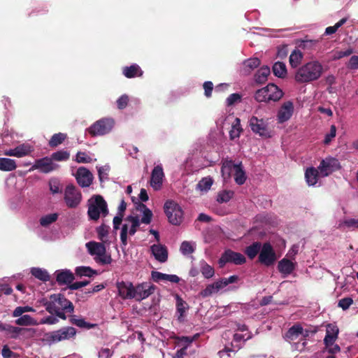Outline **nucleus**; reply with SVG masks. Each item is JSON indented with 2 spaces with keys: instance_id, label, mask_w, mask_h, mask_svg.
<instances>
[{
  "instance_id": "obj_31",
  "label": "nucleus",
  "mask_w": 358,
  "mask_h": 358,
  "mask_svg": "<svg viewBox=\"0 0 358 358\" xmlns=\"http://www.w3.org/2000/svg\"><path fill=\"white\" fill-rule=\"evenodd\" d=\"M262 244L260 242H255L245 249V254L250 259H253L260 252Z\"/></svg>"
},
{
  "instance_id": "obj_39",
  "label": "nucleus",
  "mask_w": 358,
  "mask_h": 358,
  "mask_svg": "<svg viewBox=\"0 0 358 358\" xmlns=\"http://www.w3.org/2000/svg\"><path fill=\"white\" fill-rule=\"evenodd\" d=\"M126 220L131 223L129 230V235L131 236H134L138 230V228L141 225L139 217L138 216L129 215L127 217Z\"/></svg>"
},
{
  "instance_id": "obj_15",
  "label": "nucleus",
  "mask_w": 358,
  "mask_h": 358,
  "mask_svg": "<svg viewBox=\"0 0 358 358\" xmlns=\"http://www.w3.org/2000/svg\"><path fill=\"white\" fill-rule=\"evenodd\" d=\"M58 166L53 163L51 157H43L41 159H36L35 163L29 169V171H32L34 169H38V171L43 173H49L53 170L57 169Z\"/></svg>"
},
{
  "instance_id": "obj_7",
  "label": "nucleus",
  "mask_w": 358,
  "mask_h": 358,
  "mask_svg": "<svg viewBox=\"0 0 358 358\" xmlns=\"http://www.w3.org/2000/svg\"><path fill=\"white\" fill-rule=\"evenodd\" d=\"M164 211L171 224L179 225L182 222L183 211L178 203L166 201L164 203Z\"/></svg>"
},
{
  "instance_id": "obj_18",
  "label": "nucleus",
  "mask_w": 358,
  "mask_h": 358,
  "mask_svg": "<svg viewBox=\"0 0 358 358\" xmlns=\"http://www.w3.org/2000/svg\"><path fill=\"white\" fill-rule=\"evenodd\" d=\"M294 103L290 101L283 103L278 111L277 120L278 123H283L290 119L294 113Z\"/></svg>"
},
{
  "instance_id": "obj_58",
  "label": "nucleus",
  "mask_w": 358,
  "mask_h": 358,
  "mask_svg": "<svg viewBox=\"0 0 358 358\" xmlns=\"http://www.w3.org/2000/svg\"><path fill=\"white\" fill-rule=\"evenodd\" d=\"M352 298L351 297H344L341 298V299L338 301V306L339 308L343 309V310H348L353 303Z\"/></svg>"
},
{
  "instance_id": "obj_20",
  "label": "nucleus",
  "mask_w": 358,
  "mask_h": 358,
  "mask_svg": "<svg viewBox=\"0 0 358 358\" xmlns=\"http://www.w3.org/2000/svg\"><path fill=\"white\" fill-rule=\"evenodd\" d=\"M164 177V173L161 165H157L152 169L150 185L154 189L158 190L161 189Z\"/></svg>"
},
{
  "instance_id": "obj_4",
  "label": "nucleus",
  "mask_w": 358,
  "mask_h": 358,
  "mask_svg": "<svg viewBox=\"0 0 358 358\" xmlns=\"http://www.w3.org/2000/svg\"><path fill=\"white\" fill-rule=\"evenodd\" d=\"M283 96V92L277 85L268 84L257 90L255 99L257 102L278 101Z\"/></svg>"
},
{
  "instance_id": "obj_27",
  "label": "nucleus",
  "mask_w": 358,
  "mask_h": 358,
  "mask_svg": "<svg viewBox=\"0 0 358 358\" xmlns=\"http://www.w3.org/2000/svg\"><path fill=\"white\" fill-rule=\"evenodd\" d=\"M301 334H303V327L300 324H296L285 333L283 338L288 341L297 339Z\"/></svg>"
},
{
  "instance_id": "obj_30",
  "label": "nucleus",
  "mask_w": 358,
  "mask_h": 358,
  "mask_svg": "<svg viewBox=\"0 0 358 358\" xmlns=\"http://www.w3.org/2000/svg\"><path fill=\"white\" fill-rule=\"evenodd\" d=\"M19 327L0 322V331H4L10 338L17 339L19 338Z\"/></svg>"
},
{
  "instance_id": "obj_38",
  "label": "nucleus",
  "mask_w": 358,
  "mask_h": 358,
  "mask_svg": "<svg viewBox=\"0 0 358 358\" xmlns=\"http://www.w3.org/2000/svg\"><path fill=\"white\" fill-rule=\"evenodd\" d=\"M67 138V135L65 133L58 132L54 134L49 141V146L51 148H55L59 145H61Z\"/></svg>"
},
{
  "instance_id": "obj_34",
  "label": "nucleus",
  "mask_w": 358,
  "mask_h": 358,
  "mask_svg": "<svg viewBox=\"0 0 358 358\" xmlns=\"http://www.w3.org/2000/svg\"><path fill=\"white\" fill-rule=\"evenodd\" d=\"M260 64L261 61L257 57L245 59L243 61V71L247 73H250Z\"/></svg>"
},
{
  "instance_id": "obj_54",
  "label": "nucleus",
  "mask_w": 358,
  "mask_h": 358,
  "mask_svg": "<svg viewBox=\"0 0 358 358\" xmlns=\"http://www.w3.org/2000/svg\"><path fill=\"white\" fill-rule=\"evenodd\" d=\"M234 195V192L231 190H224L222 192L218 194L217 201L219 203H226L230 201Z\"/></svg>"
},
{
  "instance_id": "obj_8",
  "label": "nucleus",
  "mask_w": 358,
  "mask_h": 358,
  "mask_svg": "<svg viewBox=\"0 0 358 358\" xmlns=\"http://www.w3.org/2000/svg\"><path fill=\"white\" fill-rule=\"evenodd\" d=\"M249 125L250 129L258 136L265 138L271 137V131L268 124L263 118L252 116L249 120Z\"/></svg>"
},
{
  "instance_id": "obj_40",
  "label": "nucleus",
  "mask_w": 358,
  "mask_h": 358,
  "mask_svg": "<svg viewBox=\"0 0 358 358\" xmlns=\"http://www.w3.org/2000/svg\"><path fill=\"white\" fill-rule=\"evenodd\" d=\"M33 150L28 144H21L15 148V157L20 158L29 155Z\"/></svg>"
},
{
  "instance_id": "obj_28",
  "label": "nucleus",
  "mask_w": 358,
  "mask_h": 358,
  "mask_svg": "<svg viewBox=\"0 0 358 358\" xmlns=\"http://www.w3.org/2000/svg\"><path fill=\"white\" fill-rule=\"evenodd\" d=\"M152 278L155 282H159L161 280H166L171 282L178 283L180 281V278L174 274H166L158 271L152 272Z\"/></svg>"
},
{
  "instance_id": "obj_44",
  "label": "nucleus",
  "mask_w": 358,
  "mask_h": 358,
  "mask_svg": "<svg viewBox=\"0 0 358 358\" xmlns=\"http://www.w3.org/2000/svg\"><path fill=\"white\" fill-rule=\"evenodd\" d=\"M140 208H143V215L140 220V222L144 224H150L151 222L153 214L151 210L148 209L145 204L140 203Z\"/></svg>"
},
{
  "instance_id": "obj_37",
  "label": "nucleus",
  "mask_w": 358,
  "mask_h": 358,
  "mask_svg": "<svg viewBox=\"0 0 358 358\" xmlns=\"http://www.w3.org/2000/svg\"><path fill=\"white\" fill-rule=\"evenodd\" d=\"M303 60V53L300 50H294L289 55V65L293 67H297Z\"/></svg>"
},
{
  "instance_id": "obj_43",
  "label": "nucleus",
  "mask_w": 358,
  "mask_h": 358,
  "mask_svg": "<svg viewBox=\"0 0 358 358\" xmlns=\"http://www.w3.org/2000/svg\"><path fill=\"white\" fill-rule=\"evenodd\" d=\"M243 131L241 128L240 119L236 117L235 122L231 125V129L229 131L230 138L231 140L239 138L241 132Z\"/></svg>"
},
{
  "instance_id": "obj_36",
  "label": "nucleus",
  "mask_w": 358,
  "mask_h": 358,
  "mask_svg": "<svg viewBox=\"0 0 358 358\" xmlns=\"http://www.w3.org/2000/svg\"><path fill=\"white\" fill-rule=\"evenodd\" d=\"M273 73L278 78H283L287 73V68L283 62H276L272 67Z\"/></svg>"
},
{
  "instance_id": "obj_11",
  "label": "nucleus",
  "mask_w": 358,
  "mask_h": 358,
  "mask_svg": "<svg viewBox=\"0 0 358 358\" xmlns=\"http://www.w3.org/2000/svg\"><path fill=\"white\" fill-rule=\"evenodd\" d=\"M246 261L244 255L234 252L231 250H227L222 254L221 257L218 260L220 267H224L226 263L231 262L236 265H242Z\"/></svg>"
},
{
  "instance_id": "obj_5",
  "label": "nucleus",
  "mask_w": 358,
  "mask_h": 358,
  "mask_svg": "<svg viewBox=\"0 0 358 358\" xmlns=\"http://www.w3.org/2000/svg\"><path fill=\"white\" fill-rule=\"evenodd\" d=\"M114 125V119L102 117L90 125L86 131L92 137L101 136L111 131Z\"/></svg>"
},
{
  "instance_id": "obj_24",
  "label": "nucleus",
  "mask_w": 358,
  "mask_h": 358,
  "mask_svg": "<svg viewBox=\"0 0 358 358\" xmlns=\"http://www.w3.org/2000/svg\"><path fill=\"white\" fill-rule=\"evenodd\" d=\"M277 268L279 272L283 274L284 276L290 275L295 269V264L294 262L288 259L283 258L278 262Z\"/></svg>"
},
{
  "instance_id": "obj_19",
  "label": "nucleus",
  "mask_w": 358,
  "mask_h": 358,
  "mask_svg": "<svg viewBox=\"0 0 358 358\" xmlns=\"http://www.w3.org/2000/svg\"><path fill=\"white\" fill-rule=\"evenodd\" d=\"M116 287L122 299H134V286L129 281H117Z\"/></svg>"
},
{
  "instance_id": "obj_17",
  "label": "nucleus",
  "mask_w": 358,
  "mask_h": 358,
  "mask_svg": "<svg viewBox=\"0 0 358 358\" xmlns=\"http://www.w3.org/2000/svg\"><path fill=\"white\" fill-rule=\"evenodd\" d=\"M299 49L305 53L313 54L321 49L320 41L318 39H302L296 43Z\"/></svg>"
},
{
  "instance_id": "obj_53",
  "label": "nucleus",
  "mask_w": 358,
  "mask_h": 358,
  "mask_svg": "<svg viewBox=\"0 0 358 358\" xmlns=\"http://www.w3.org/2000/svg\"><path fill=\"white\" fill-rule=\"evenodd\" d=\"M36 330L34 329H25V327H20L19 337L22 336L24 338H31L35 336Z\"/></svg>"
},
{
  "instance_id": "obj_29",
  "label": "nucleus",
  "mask_w": 358,
  "mask_h": 358,
  "mask_svg": "<svg viewBox=\"0 0 358 358\" xmlns=\"http://www.w3.org/2000/svg\"><path fill=\"white\" fill-rule=\"evenodd\" d=\"M271 74V69L268 66H264L259 69L255 74V81L257 85H263L268 80Z\"/></svg>"
},
{
  "instance_id": "obj_64",
  "label": "nucleus",
  "mask_w": 358,
  "mask_h": 358,
  "mask_svg": "<svg viewBox=\"0 0 358 358\" xmlns=\"http://www.w3.org/2000/svg\"><path fill=\"white\" fill-rule=\"evenodd\" d=\"M339 333L338 327L334 324H329L327 325L326 334L332 335L338 338Z\"/></svg>"
},
{
  "instance_id": "obj_42",
  "label": "nucleus",
  "mask_w": 358,
  "mask_h": 358,
  "mask_svg": "<svg viewBox=\"0 0 358 358\" xmlns=\"http://www.w3.org/2000/svg\"><path fill=\"white\" fill-rule=\"evenodd\" d=\"M98 274L96 270L92 268L90 266H78L76 268V275L80 277L88 276L91 277L93 275Z\"/></svg>"
},
{
  "instance_id": "obj_57",
  "label": "nucleus",
  "mask_w": 358,
  "mask_h": 358,
  "mask_svg": "<svg viewBox=\"0 0 358 358\" xmlns=\"http://www.w3.org/2000/svg\"><path fill=\"white\" fill-rule=\"evenodd\" d=\"M180 250L183 255H189L192 254L194 249L190 243L184 241L180 245Z\"/></svg>"
},
{
  "instance_id": "obj_56",
  "label": "nucleus",
  "mask_w": 358,
  "mask_h": 358,
  "mask_svg": "<svg viewBox=\"0 0 358 358\" xmlns=\"http://www.w3.org/2000/svg\"><path fill=\"white\" fill-rule=\"evenodd\" d=\"M353 52L354 50L352 48H348V50H345L335 51L333 55V59L336 60L342 59L343 57H349V55H350Z\"/></svg>"
},
{
  "instance_id": "obj_33",
  "label": "nucleus",
  "mask_w": 358,
  "mask_h": 358,
  "mask_svg": "<svg viewBox=\"0 0 358 358\" xmlns=\"http://www.w3.org/2000/svg\"><path fill=\"white\" fill-rule=\"evenodd\" d=\"M17 164L15 159L10 158H0V170L4 172L13 171L16 169Z\"/></svg>"
},
{
  "instance_id": "obj_2",
  "label": "nucleus",
  "mask_w": 358,
  "mask_h": 358,
  "mask_svg": "<svg viewBox=\"0 0 358 358\" xmlns=\"http://www.w3.org/2000/svg\"><path fill=\"white\" fill-rule=\"evenodd\" d=\"M45 310L50 314L59 310H65L66 313H73L74 305L62 294H55L50 296V300L43 303Z\"/></svg>"
},
{
  "instance_id": "obj_12",
  "label": "nucleus",
  "mask_w": 358,
  "mask_h": 358,
  "mask_svg": "<svg viewBox=\"0 0 358 358\" xmlns=\"http://www.w3.org/2000/svg\"><path fill=\"white\" fill-rule=\"evenodd\" d=\"M317 169L322 176H328L329 174L341 169V165L338 159L329 157L321 160Z\"/></svg>"
},
{
  "instance_id": "obj_49",
  "label": "nucleus",
  "mask_w": 358,
  "mask_h": 358,
  "mask_svg": "<svg viewBox=\"0 0 358 358\" xmlns=\"http://www.w3.org/2000/svg\"><path fill=\"white\" fill-rule=\"evenodd\" d=\"M212 184V178H210V176L208 178H203L199 181V183L196 185V189L201 191H208L211 188Z\"/></svg>"
},
{
  "instance_id": "obj_1",
  "label": "nucleus",
  "mask_w": 358,
  "mask_h": 358,
  "mask_svg": "<svg viewBox=\"0 0 358 358\" xmlns=\"http://www.w3.org/2000/svg\"><path fill=\"white\" fill-rule=\"evenodd\" d=\"M324 68L320 62L312 60L299 67L295 73L298 83H310L321 78Z\"/></svg>"
},
{
  "instance_id": "obj_50",
  "label": "nucleus",
  "mask_w": 358,
  "mask_h": 358,
  "mask_svg": "<svg viewBox=\"0 0 358 358\" xmlns=\"http://www.w3.org/2000/svg\"><path fill=\"white\" fill-rule=\"evenodd\" d=\"M50 157L52 161H66L69 159L70 154L66 150H59L52 153Z\"/></svg>"
},
{
  "instance_id": "obj_16",
  "label": "nucleus",
  "mask_w": 358,
  "mask_h": 358,
  "mask_svg": "<svg viewBox=\"0 0 358 358\" xmlns=\"http://www.w3.org/2000/svg\"><path fill=\"white\" fill-rule=\"evenodd\" d=\"M93 175L88 169L81 166L77 169L76 179L82 187H88L93 181Z\"/></svg>"
},
{
  "instance_id": "obj_59",
  "label": "nucleus",
  "mask_w": 358,
  "mask_h": 358,
  "mask_svg": "<svg viewBox=\"0 0 358 358\" xmlns=\"http://www.w3.org/2000/svg\"><path fill=\"white\" fill-rule=\"evenodd\" d=\"M336 126L334 124H332L331 126L329 133H327L324 137V139L323 141L324 144L329 145L331 142V140L336 136Z\"/></svg>"
},
{
  "instance_id": "obj_35",
  "label": "nucleus",
  "mask_w": 358,
  "mask_h": 358,
  "mask_svg": "<svg viewBox=\"0 0 358 358\" xmlns=\"http://www.w3.org/2000/svg\"><path fill=\"white\" fill-rule=\"evenodd\" d=\"M30 273L32 275L36 278V279L40 280L43 282L49 281L50 280V274L45 269H43L41 268L34 267L31 268Z\"/></svg>"
},
{
  "instance_id": "obj_63",
  "label": "nucleus",
  "mask_w": 358,
  "mask_h": 358,
  "mask_svg": "<svg viewBox=\"0 0 358 358\" xmlns=\"http://www.w3.org/2000/svg\"><path fill=\"white\" fill-rule=\"evenodd\" d=\"M241 96L238 93L231 94L226 100L227 104L228 106H231V105L235 103L241 101Z\"/></svg>"
},
{
  "instance_id": "obj_21",
  "label": "nucleus",
  "mask_w": 358,
  "mask_h": 358,
  "mask_svg": "<svg viewBox=\"0 0 358 358\" xmlns=\"http://www.w3.org/2000/svg\"><path fill=\"white\" fill-rule=\"evenodd\" d=\"M75 280L74 274L71 272L69 269L57 270L56 271V281L59 285H68Z\"/></svg>"
},
{
  "instance_id": "obj_9",
  "label": "nucleus",
  "mask_w": 358,
  "mask_h": 358,
  "mask_svg": "<svg viewBox=\"0 0 358 358\" xmlns=\"http://www.w3.org/2000/svg\"><path fill=\"white\" fill-rule=\"evenodd\" d=\"M278 260V256L273 246L268 242L262 244L258 261L264 266H271Z\"/></svg>"
},
{
  "instance_id": "obj_23",
  "label": "nucleus",
  "mask_w": 358,
  "mask_h": 358,
  "mask_svg": "<svg viewBox=\"0 0 358 358\" xmlns=\"http://www.w3.org/2000/svg\"><path fill=\"white\" fill-rule=\"evenodd\" d=\"M222 289V284L220 279L213 283L208 284L205 289L199 292V296L203 298H206L212 296L213 294H217L218 291Z\"/></svg>"
},
{
  "instance_id": "obj_26",
  "label": "nucleus",
  "mask_w": 358,
  "mask_h": 358,
  "mask_svg": "<svg viewBox=\"0 0 358 358\" xmlns=\"http://www.w3.org/2000/svg\"><path fill=\"white\" fill-rule=\"evenodd\" d=\"M122 74L127 78H134L136 76H141L143 74V71L139 65L134 64L123 67Z\"/></svg>"
},
{
  "instance_id": "obj_60",
  "label": "nucleus",
  "mask_w": 358,
  "mask_h": 358,
  "mask_svg": "<svg viewBox=\"0 0 358 358\" xmlns=\"http://www.w3.org/2000/svg\"><path fill=\"white\" fill-rule=\"evenodd\" d=\"M222 289L229 285V284L236 282L238 280V275H232L227 278H220Z\"/></svg>"
},
{
  "instance_id": "obj_61",
  "label": "nucleus",
  "mask_w": 358,
  "mask_h": 358,
  "mask_svg": "<svg viewBox=\"0 0 358 358\" xmlns=\"http://www.w3.org/2000/svg\"><path fill=\"white\" fill-rule=\"evenodd\" d=\"M129 96L127 94H122L117 100V106L119 109H124L127 107Z\"/></svg>"
},
{
  "instance_id": "obj_46",
  "label": "nucleus",
  "mask_w": 358,
  "mask_h": 358,
  "mask_svg": "<svg viewBox=\"0 0 358 358\" xmlns=\"http://www.w3.org/2000/svg\"><path fill=\"white\" fill-rule=\"evenodd\" d=\"M69 322L72 324H75L80 327H85L87 328V329H90V328H93L96 325V324H90L86 322L85 320L83 319H77L76 318L75 315H72L70 317Z\"/></svg>"
},
{
  "instance_id": "obj_48",
  "label": "nucleus",
  "mask_w": 358,
  "mask_h": 358,
  "mask_svg": "<svg viewBox=\"0 0 358 358\" xmlns=\"http://www.w3.org/2000/svg\"><path fill=\"white\" fill-rule=\"evenodd\" d=\"M57 218L58 214H57V213H52V214H49L41 217L40 224L43 227H48L49 224L57 222Z\"/></svg>"
},
{
  "instance_id": "obj_62",
  "label": "nucleus",
  "mask_w": 358,
  "mask_h": 358,
  "mask_svg": "<svg viewBox=\"0 0 358 358\" xmlns=\"http://www.w3.org/2000/svg\"><path fill=\"white\" fill-rule=\"evenodd\" d=\"M95 262L101 263V265H106V264H110L112 262V258L110 255H101L100 257H96L94 259Z\"/></svg>"
},
{
  "instance_id": "obj_41",
  "label": "nucleus",
  "mask_w": 358,
  "mask_h": 358,
  "mask_svg": "<svg viewBox=\"0 0 358 358\" xmlns=\"http://www.w3.org/2000/svg\"><path fill=\"white\" fill-rule=\"evenodd\" d=\"M200 271L206 279H210V278H212L214 275L215 270L213 267L208 264L206 261H201L200 262Z\"/></svg>"
},
{
  "instance_id": "obj_14",
  "label": "nucleus",
  "mask_w": 358,
  "mask_h": 358,
  "mask_svg": "<svg viewBox=\"0 0 358 358\" xmlns=\"http://www.w3.org/2000/svg\"><path fill=\"white\" fill-rule=\"evenodd\" d=\"M156 287L150 282H143L134 287V299L137 301L144 300L153 294Z\"/></svg>"
},
{
  "instance_id": "obj_55",
  "label": "nucleus",
  "mask_w": 358,
  "mask_h": 358,
  "mask_svg": "<svg viewBox=\"0 0 358 358\" xmlns=\"http://www.w3.org/2000/svg\"><path fill=\"white\" fill-rule=\"evenodd\" d=\"M76 162L78 163H89L92 162V159L86 152L79 151L76 155Z\"/></svg>"
},
{
  "instance_id": "obj_52",
  "label": "nucleus",
  "mask_w": 358,
  "mask_h": 358,
  "mask_svg": "<svg viewBox=\"0 0 358 358\" xmlns=\"http://www.w3.org/2000/svg\"><path fill=\"white\" fill-rule=\"evenodd\" d=\"M15 324L20 326H27L34 324V320L30 315L20 316L15 320Z\"/></svg>"
},
{
  "instance_id": "obj_13",
  "label": "nucleus",
  "mask_w": 358,
  "mask_h": 358,
  "mask_svg": "<svg viewBox=\"0 0 358 358\" xmlns=\"http://www.w3.org/2000/svg\"><path fill=\"white\" fill-rule=\"evenodd\" d=\"M64 199L70 208H76L82 200V194L73 185H69L64 190Z\"/></svg>"
},
{
  "instance_id": "obj_45",
  "label": "nucleus",
  "mask_w": 358,
  "mask_h": 358,
  "mask_svg": "<svg viewBox=\"0 0 358 358\" xmlns=\"http://www.w3.org/2000/svg\"><path fill=\"white\" fill-rule=\"evenodd\" d=\"M109 230L110 227L106 224H101L100 226L96 227V231L97 233L98 238L103 243L106 241V238L108 236Z\"/></svg>"
},
{
  "instance_id": "obj_6",
  "label": "nucleus",
  "mask_w": 358,
  "mask_h": 358,
  "mask_svg": "<svg viewBox=\"0 0 358 358\" xmlns=\"http://www.w3.org/2000/svg\"><path fill=\"white\" fill-rule=\"evenodd\" d=\"M221 172L223 175H227L228 176H230L231 173H234V180L238 185L244 184L246 180L245 173L241 162L235 164L231 160L226 161L222 166Z\"/></svg>"
},
{
  "instance_id": "obj_51",
  "label": "nucleus",
  "mask_w": 358,
  "mask_h": 358,
  "mask_svg": "<svg viewBox=\"0 0 358 358\" xmlns=\"http://www.w3.org/2000/svg\"><path fill=\"white\" fill-rule=\"evenodd\" d=\"M129 229L127 224H124L120 231V242L122 246H127L128 244Z\"/></svg>"
},
{
  "instance_id": "obj_25",
  "label": "nucleus",
  "mask_w": 358,
  "mask_h": 358,
  "mask_svg": "<svg viewBox=\"0 0 358 358\" xmlns=\"http://www.w3.org/2000/svg\"><path fill=\"white\" fill-rule=\"evenodd\" d=\"M88 252L91 255H95L96 257H100V255L106 253V246L103 243H96L92 241L86 244Z\"/></svg>"
},
{
  "instance_id": "obj_32",
  "label": "nucleus",
  "mask_w": 358,
  "mask_h": 358,
  "mask_svg": "<svg viewBox=\"0 0 358 358\" xmlns=\"http://www.w3.org/2000/svg\"><path fill=\"white\" fill-rule=\"evenodd\" d=\"M318 170L315 167H309L305 173V178L310 186L315 185L318 180Z\"/></svg>"
},
{
  "instance_id": "obj_10",
  "label": "nucleus",
  "mask_w": 358,
  "mask_h": 358,
  "mask_svg": "<svg viewBox=\"0 0 358 358\" xmlns=\"http://www.w3.org/2000/svg\"><path fill=\"white\" fill-rule=\"evenodd\" d=\"M76 334V330L73 327H64L62 329L49 332L46 334V338L48 341L54 342L61 341L62 340L69 339L73 338Z\"/></svg>"
},
{
  "instance_id": "obj_3",
  "label": "nucleus",
  "mask_w": 358,
  "mask_h": 358,
  "mask_svg": "<svg viewBox=\"0 0 358 358\" xmlns=\"http://www.w3.org/2000/svg\"><path fill=\"white\" fill-rule=\"evenodd\" d=\"M108 213V203L101 195H94L88 201L87 215L90 220H97L101 215L106 217Z\"/></svg>"
},
{
  "instance_id": "obj_47",
  "label": "nucleus",
  "mask_w": 358,
  "mask_h": 358,
  "mask_svg": "<svg viewBox=\"0 0 358 358\" xmlns=\"http://www.w3.org/2000/svg\"><path fill=\"white\" fill-rule=\"evenodd\" d=\"M176 310L177 312L179 313L178 319L180 320L184 316V314L187 310V303L186 301L182 300V298L178 295H176Z\"/></svg>"
},
{
  "instance_id": "obj_22",
  "label": "nucleus",
  "mask_w": 358,
  "mask_h": 358,
  "mask_svg": "<svg viewBox=\"0 0 358 358\" xmlns=\"http://www.w3.org/2000/svg\"><path fill=\"white\" fill-rule=\"evenodd\" d=\"M152 253L157 261L165 262L168 259L167 248L163 245H152L150 248Z\"/></svg>"
}]
</instances>
